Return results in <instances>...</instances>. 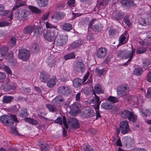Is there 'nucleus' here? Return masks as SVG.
<instances>
[{
	"instance_id": "49530a36",
	"label": "nucleus",
	"mask_w": 151,
	"mask_h": 151,
	"mask_svg": "<svg viewBox=\"0 0 151 151\" xmlns=\"http://www.w3.org/2000/svg\"><path fill=\"white\" fill-rule=\"evenodd\" d=\"M116 53L118 57L122 58H124V53H125V52H124V50L118 51H117Z\"/></svg>"
},
{
	"instance_id": "a878e982",
	"label": "nucleus",
	"mask_w": 151,
	"mask_h": 151,
	"mask_svg": "<svg viewBox=\"0 0 151 151\" xmlns=\"http://www.w3.org/2000/svg\"><path fill=\"white\" fill-rule=\"evenodd\" d=\"M14 99L13 96L5 95L3 96L2 100L3 103L4 104L10 103Z\"/></svg>"
},
{
	"instance_id": "a211bd4d",
	"label": "nucleus",
	"mask_w": 151,
	"mask_h": 151,
	"mask_svg": "<svg viewBox=\"0 0 151 151\" xmlns=\"http://www.w3.org/2000/svg\"><path fill=\"white\" fill-rule=\"evenodd\" d=\"M1 86L2 89L5 91L14 89L15 88V85L13 84L9 85L7 83H3L1 84Z\"/></svg>"
},
{
	"instance_id": "6e6d98bb",
	"label": "nucleus",
	"mask_w": 151,
	"mask_h": 151,
	"mask_svg": "<svg viewBox=\"0 0 151 151\" xmlns=\"http://www.w3.org/2000/svg\"><path fill=\"white\" fill-rule=\"evenodd\" d=\"M146 20L143 18H140L138 20L139 23L142 25H147V24Z\"/></svg>"
},
{
	"instance_id": "9d476101",
	"label": "nucleus",
	"mask_w": 151,
	"mask_h": 151,
	"mask_svg": "<svg viewBox=\"0 0 151 151\" xmlns=\"http://www.w3.org/2000/svg\"><path fill=\"white\" fill-rule=\"evenodd\" d=\"M120 127L121 132L123 134L127 133L129 130V126L127 121L124 120L121 122Z\"/></svg>"
},
{
	"instance_id": "774afa93",
	"label": "nucleus",
	"mask_w": 151,
	"mask_h": 151,
	"mask_svg": "<svg viewBox=\"0 0 151 151\" xmlns=\"http://www.w3.org/2000/svg\"><path fill=\"white\" fill-rule=\"evenodd\" d=\"M147 17L146 21L147 24L148 25L151 24V14L147 16Z\"/></svg>"
},
{
	"instance_id": "a18cd8bd",
	"label": "nucleus",
	"mask_w": 151,
	"mask_h": 151,
	"mask_svg": "<svg viewBox=\"0 0 151 151\" xmlns=\"http://www.w3.org/2000/svg\"><path fill=\"white\" fill-rule=\"evenodd\" d=\"M16 40L15 37L14 36L12 37L9 41V45L11 46H14L16 45Z\"/></svg>"
},
{
	"instance_id": "4468645a",
	"label": "nucleus",
	"mask_w": 151,
	"mask_h": 151,
	"mask_svg": "<svg viewBox=\"0 0 151 151\" xmlns=\"http://www.w3.org/2000/svg\"><path fill=\"white\" fill-rule=\"evenodd\" d=\"M68 123L71 124V127L73 129L79 127V124L78 121L74 117L69 118L68 119Z\"/></svg>"
},
{
	"instance_id": "c9c22d12",
	"label": "nucleus",
	"mask_w": 151,
	"mask_h": 151,
	"mask_svg": "<svg viewBox=\"0 0 151 151\" xmlns=\"http://www.w3.org/2000/svg\"><path fill=\"white\" fill-rule=\"evenodd\" d=\"M29 9L33 13L35 14H39L41 12V10L38 8L33 6H30Z\"/></svg>"
},
{
	"instance_id": "052dcab7",
	"label": "nucleus",
	"mask_w": 151,
	"mask_h": 151,
	"mask_svg": "<svg viewBox=\"0 0 151 151\" xmlns=\"http://www.w3.org/2000/svg\"><path fill=\"white\" fill-rule=\"evenodd\" d=\"M6 75L4 73L0 72V83L4 82V79Z\"/></svg>"
},
{
	"instance_id": "7c9ffc66",
	"label": "nucleus",
	"mask_w": 151,
	"mask_h": 151,
	"mask_svg": "<svg viewBox=\"0 0 151 151\" xmlns=\"http://www.w3.org/2000/svg\"><path fill=\"white\" fill-rule=\"evenodd\" d=\"M8 50V48L7 47H4L0 48V57L5 56Z\"/></svg>"
},
{
	"instance_id": "4c0bfd02",
	"label": "nucleus",
	"mask_w": 151,
	"mask_h": 151,
	"mask_svg": "<svg viewBox=\"0 0 151 151\" xmlns=\"http://www.w3.org/2000/svg\"><path fill=\"white\" fill-rule=\"evenodd\" d=\"M46 106L50 111L53 112H55L57 111V108L52 105L47 104H46Z\"/></svg>"
},
{
	"instance_id": "1a4fd4ad",
	"label": "nucleus",
	"mask_w": 151,
	"mask_h": 151,
	"mask_svg": "<svg viewBox=\"0 0 151 151\" xmlns=\"http://www.w3.org/2000/svg\"><path fill=\"white\" fill-rule=\"evenodd\" d=\"M93 94L94 96L92 99H91L90 101V104H96V106H94L95 109H98L99 107V106L101 103L100 98L96 94L94 91H93Z\"/></svg>"
},
{
	"instance_id": "79ce46f5",
	"label": "nucleus",
	"mask_w": 151,
	"mask_h": 151,
	"mask_svg": "<svg viewBox=\"0 0 151 151\" xmlns=\"http://www.w3.org/2000/svg\"><path fill=\"white\" fill-rule=\"evenodd\" d=\"M53 100H55L56 102L58 101L59 104L64 102L65 101L64 98L60 95L56 96Z\"/></svg>"
},
{
	"instance_id": "4d7b16f0",
	"label": "nucleus",
	"mask_w": 151,
	"mask_h": 151,
	"mask_svg": "<svg viewBox=\"0 0 151 151\" xmlns=\"http://www.w3.org/2000/svg\"><path fill=\"white\" fill-rule=\"evenodd\" d=\"M50 13L48 12L44 14L41 17V19L42 22H44L45 20L47 19Z\"/></svg>"
},
{
	"instance_id": "72a5a7b5",
	"label": "nucleus",
	"mask_w": 151,
	"mask_h": 151,
	"mask_svg": "<svg viewBox=\"0 0 151 151\" xmlns=\"http://www.w3.org/2000/svg\"><path fill=\"white\" fill-rule=\"evenodd\" d=\"M8 12V11L5 10L4 7L3 5L0 4V15L1 16H5Z\"/></svg>"
},
{
	"instance_id": "c85d7f7f",
	"label": "nucleus",
	"mask_w": 151,
	"mask_h": 151,
	"mask_svg": "<svg viewBox=\"0 0 151 151\" xmlns=\"http://www.w3.org/2000/svg\"><path fill=\"white\" fill-rule=\"evenodd\" d=\"M83 43V41L81 40H78L73 42L71 44V46L73 48H78Z\"/></svg>"
},
{
	"instance_id": "2eb2a0df",
	"label": "nucleus",
	"mask_w": 151,
	"mask_h": 151,
	"mask_svg": "<svg viewBox=\"0 0 151 151\" xmlns=\"http://www.w3.org/2000/svg\"><path fill=\"white\" fill-rule=\"evenodd\" d=\"M83 116L85 117H91L95 116V113L93 109L91 108H88L83 111Z\"/></svg>"
},
{
	"instance_id": "864d4df0",
	"label": "nucleus",
	"mask_w": 151,
	"mask_h": 151,
	"mask_svg": "<svg viewBox=\"0 0 151 151\" xmlns=\"http://www.w3.org/2000/svg\"><path fill=\"white\" fill-rule=\"evenodd\" d=\"M83 148L85 151H93V149L88 145H85L83 146Z\"/></svg>"
},
{
	"instance_id": "b1692460",
	"label": "nucleus",
	"mask_w": 151,
	"mask_h": 151,
	"mask_svg": "<svg viewBox=\"0 0 151 151\" xmlns=\"http://www.w3.org/2000/svg\"><path fill=\"white\" fill-rule=\"evenodd\" d=\"M127 34L126 32L124 33L120 37L119 39V44H124L126 43L128 40L127 38H126Z\"/></svg>"
},
{
	"instance_id": "58836bf2",
	"label": "nucleus",
	"mask_w": 151,
	"mask_h": 151,
	"mask_svg": "<svg viewBox=\"0 0 151 151\" xmlns=\"http://www.w3.org/2000/svg\"><path fill=\"white\" fill-rule=\"evenodd\" d=\"M41 29L39 27H36L34 30V35L37 37L40 36L42 34V31L40 30Z\"/></svg>"
},
{
	"instance_id": "de8ad7c7",
	"label": "nucleus",
	"mask_w": 151,
	"mask_h": 151,
	"mask_svg": "<svg viewBox=\"0 0 151 151\" xmlns=\"http://www.w3.org/2000/svg\"><path fill=\"white\" fill-rule=\"evenodd\" d=\"M124 15V13L122 12H119L116 15L115 19L117 20L123 18Z\"/></svg>"
},
{
	"instance_id": "a19ab883",
	"label": "nucleus",
	"mask_w": 151,
	"mask_h": 151,
	"mask_svg": "<svg viewBox=\"0 0 151 151\" xmlns=\"http://www.w3.org/2000/svg\"><path fill=\"white\" fill-rule=\"evenodd\" d=\"M143 70L141 68H135L134 71V74L136 76L139 75L143 72Z\"/></svg>"
},
{
	"instance_id": "9b49d317",
	"label": "nucleus",
	"mask_w": 151,
	"mask_h": 151,
	"mask_svg": "<svg viewBox=\"0 0 151 151\" xmlns=\"http://www.w3.org/2000/svg\"><path fill=\"white\" fill-rule=\"evenodd\" d=\"M107 49L103 47H101L99 48L97 51L96 56L99 58H104L107 55Z\"/></svg>"
},
{
	"instance_id": "bb28decb",
	"label": "nucleus",
	"mask_w": 151,
	"mask_h": 151,
	"mask_svg": "<svg viewBox=\"0 0 151 151\" xmlns=\"http://www.w3.org/2000/svg\"><path fill=\"white\" fill-rule=\"evenodd\" d=\"M81 106L80 105L77 103H73L71 106V108L72 111L75 112H78L80 111V108Z\"/></svg>"
},
{
	"instance_id": "8fccbe9b",
	"label": "nucleus",
	"mask_w": 151,
	"mask_h": 151,
	"mask_svg": "<svg viewBox=\"0 0 151 151\" xmlns=\"http://www.w3.org/2000/svg\"><path fill=\"white\" fill-rule=\"evenodd\" d=\"M126 144L127 146H131L133 144V141L132 139L129 138L126 139Z\"/></svg>"
},
{
	"instance_id": "c756f323",
	"label": "nucleus",
	"mask_w": 151,
	"mask_h": 151,
	"mask_svg": "<svg viewBox=\"0 0 151 151\" xmlns=\"http://www.w3.org/2000/svg\"><path fill=\"white\" fill-rule=\"evenodd\" d=\"M39 146L42 149V151H49L50 148L48 145L47 144H43L41 142H39Z\"/></svg>"
},
{
	"instance_id": "bf43d9fd",
	"label": "nucleus",
	"mask_w": 151,
	"mask_h": 151,
	"mask_svg": "<svg viewBox=\"0 0 151 151\" xmlns=\"http://www.w3.org/2000/svg\"><path fill=\"white\" fill-rule=\"evenodd\" d=\"M4 68L5 71L9 74L12 75V74L10 69L6 65H4L3 66Z\"/></svg>"
},
{
	"instance_id": "37998d69",
	"label": "nucleus",
	"mask_w": 151,
	"mask_h": 151,
	"mask_svg": "<svg viewBox=\"0 0 151 151\" xmlns=\"http://www.w3.org/2000/svg\"><path fill=\"white\" fill-rule=\"evenodd\" d=\"M31 50L34 53H37L40 51V48L39 46L37 44L32 45L31 47Z\"/></svg>"
},
{
	"instance_id": "5701e85b",
	"label": "nucleus",
	"mask_w": 151,
	"mask_h": 151,
	"mask_svg": "<svg viewBox=\"0 0 151 151\" xmlns=\"http://www.w3.org/2000/svg\"><path fill=\"white\" fill-rule=\"evenodd\" d=\"M95 72L98 76L101 77L102 76L105 75L106 72V69L103 68L100 69L98 68H96L95 70Z\"/></svg>"
},
{
	"instance_id": "7ed1b4c3",
	"label": "nucleus",
	"mask_w": 151,
	"mask_h": 151,
	"mask_svg": "<svg viewBox=\"0 0 151 151\" xmlns=\"http://www.w3.org/2000/svg\"><path fill=\"white\" fill-rule=\"evenodd\" d=\"M30 14L29 11L25 9H20L17 11L15 15V17L18 19L25 20L27 19L28 16Z\"/></svg>"
},
{
	"instance_id": "3c124183",
	"label": "nucleus",
	"mask_w": 151,
	"mask_h": 151,
	"mask_svg": "<svg viewBox=\"0 0 151 151\" xmlns=\"http://www.w3.org/2000/svg\"><path fill=\"white\" fill-rule=\"evenodd\" d=\"M46 26L47 28H50V29H57L56 27L49 22H47L46 23Z\"/></svg>"
},
{
	"instance_id": "ea45409f",
	"label": "nucleus",
	"mask_w": 151,
	"mask_h": 151,
	"mask_svg": "<svg viewBox=\"0 0 151 151\" xmlns=\"http://www.w3.org/2000/svg\"><path fill=\"white\" fill-rule=\"evenodd\" d=\"M72 29L71 24L70 23H65L63 26V29L66 31H70Z\"/></svg>"
},
{
	"instance_id": "13d9d810",
	"label": "nucleus",
	"mask_w": 151,
	"mask_h": 151,
	"mask_svg": "<svg viewBox=\"0 0 151 151\" xmlns=\"http://www.w3.org/2000/svg\"><path fill=\"white\" fill-rule=\"evenodd\" d=\"M123 98L126 100L130 101L132 97L130 95L127 93L125 94L122 96Z\"/></svg>"
},
{
	"instance_id": "6ab92c4d",
	"label": "nucleus",
	"mask_w": 151,
	"mask_h": 151,
	"mask_svg": "<svg viewBox=\"0 0 151 151\" xmlns=\"http://www.w3.org/2000/svg\"><path fill=\"white\" fill-rule=\"evenodd\" d=\"M56 60L55 58L52 55H50L47 61L49 66L50 67H54L56 64Z\"/></svg>"
},
{
	"instance_id": "412c9836",
	"label": "nucleus",
	"mask_w": 151,
	"mask_h": 151,
	"mask_svg": "<svg viewBox=\"0 0 151 151\" xmlns=\"http://www.w3.org/2000/svg\"><path fill=\"white\" fill-rule=\"evenodd\" d=\"M94 91L95 93L97 94H100L104 93V90L102 87L99 83L96 84L94 87V90H93V92Z\"/></svg>"
},
{
	"instance_id": "09e8293b",
	"label": "nucleus",
	"mask_w": 151,
	"mask_h": 151,
	"mask_svg": "<svg viewBox=\"0 0 151 151\" xmlns=\"http://www.w3.org/2000/svg\"><path fill=\"white\" fill-rule=\"evenodd\" d=\"M27 110L26 109H22L20 116L22 117H24L27 116Z\"/></svg>"
},
{
	"instance_id": "dca6fc26",
	"label": "nucleus",
	"mask_w": 151,
	"mask_h": 151,
	"mask_svg": "<svg viewBox=\"0 0 151 151\" xmlns=\"http://www.w3.org/2000/svg\"><path fill=\"white\" fill-rule=\"evenodd\" d=\"M50 78V75L45 72L43 70L40 72V79L41 82L46 83Z\"/></svg>"
},
{
	"instance_id": "e2e57ef3",
	"label": "nucleus",
	"mask_w": 151,
	"mask_h": 151,
	"mask_svg": "<svg viewBox=\"0 0 151 151\" xmlns=\"http://www.w3.org/2000/svg\"><path fill=\"white\" fill-rule=\"evenodd\" d=\"M92 29L95 32H98L100 31L101 28L99 27L98 25L95 24L93 27Z\"/></svg>"
},
{
	"instance_id": "393cba45",
	"label": "nucleus",
	"mask_w": 151,
	"mask_h": 151,
	"mask_svg": "<svg viewBox=\"0 0 151 151\" xmlns=\"http://www.w3.org/2000/svg\"><path fill=\"white\" fill-rule=\"evenodd\" d=\"M101 106L103 108L106 109H111L112 108V105L110 103V101H106L104 103L101 104Z\"/></svg>"
},
{
	"instance_id": "aec40b11",
	"label": "nucleus",
	"mask_w": 151,
	"mask_h": 151,
	"mask_svg": "<svg viewBox=\"0 0 151 151\" xmlns=\"http://www.w3.org/2000/svg\"><path fill=\"white\" fill-rule=\"evenodd\" d=\"M82 83V79L79 78H76L73 81V85L75 88L80 87Z\"/></svg>"
},
{
	"instance_id": "39448f33",
	"label": "nucleus",
	"mask_w": 151,
	"mask_h": 151,
	"mask_svg": "<svg viewBox=\"0 0 151 151\" xmlns=\"http://www.w3.org/2000/svg\"><path fill=\"white\" fill-rule=\"evenodd\" d=\"M68 41L67 36L57 35L55 38L54 42L57 46H62L65 45Z\"/></svg>"
},
{
	"instance_id": "4be33fe9",
	"label": "nucleus",
	"mask_w": 151,
	"mask_h": 151,
	"mask_svg": "<svg viewBox=\"0 0 151 151\" xmlns=\"http://www.w3.org/2000/svg\"><path fill=\"white\" fill-rule=\"evenodd\" d=\"M33 25H28L25 27L23 30V32L25 34H30L34 29Z\"/></svg>"
},
{
	"instance_id": "20e7f679",
	"label": "nucleus",
	"mask_w": 151,
	"mask_h": 151,
	"mask_svg": "<svg viewBox=\"0 0 151 151\" xmlns=\"http://www.w3.org/2000/svg\"><path fill=\"white\" fill-rule=\"evenodd\" d=\"M58 31L57 29H48L46 32L43 34L45 39L48 41L52 42L55 35L58 34Z\"/></svg>"
},
{
	"instance_id": "f704fd0d",
	"label": "nucleus",
	"mask_w": 151,
	"mask_h": 151,
	"mask_svg": "<svg viewBox=\"0 0 151 151\" xmlns=\"http://www.w3.org/2000/svg\"><path fill=\"white\" fill-rule=\"evenodd\" d=\"M65 16V14L62 13H58L55 16V22H56L63 18Z\"/></svg>"
},
{
	"instance_id": "f8f14e48",
	"label": "nucleus",
	"mask_w": 151,
	"mask_h": 151,
	"mask_svg": "<svg viewBox=\"0 0 151 151\" xmlns=\"http://www.w3.org/2000/svg\"><path fill=\"white\" fill-rule=\"evenodd\" d=\"M120 3L123 7L128 9L136 5L133 0H121Z\"/></svg>"
},
{
	"instance_id": "0e129e2a",
	"label": "nucleus",
	"mask_w": 151,
	"mask_h": 151,
	"mask_svg": "<svg viewBox=\"0 0 151 151\" xmlns=\"http://www.w3.org/2000/svg\"><path fill=\"white\" fill-rule=\"evenodd\" d=\"M55 123L60 124V125L63 124L61 118L60 117H58L56 120L54 121Z\"/></svg>"
},
{
	"instance_id": "69168bd1",
	"label": "nucleus",
	"mask_w": 151,
	"mask_h": 151,
	"mask_svg": "<svg viewBox=\"0 0 151 151\" xmlns=\"http://www.w3.org/2000/svg\"><path fill=\"white\" fill-rule=\"evenodd\" d=\"M75 3V0H68L67 2L68 5L71 7L74 6Z\"/></svg>"
},
{
	"instance_id": "e433bc0d",
	"label": "nucleus",
	"mask_w": 151,
	"mask_h": 151,
	"mask_svg": "<svg viewBox=\"0 0 151 151\" xmlns=\"http://www.w3.org/2000/svg\"><path fill=\"white\" fill-rule=\"evenodd\" d=\"M26 122H28L32 125H37L38 124V122L37 121L33 119L27 118L25 119Z\"/></svg>"
},
{
	"instance_id": "338daca9",
	"label": "nucleus",
	"mask_w": 151,
	"mask_h": 151,
	"mask_svg": "<svg viewBox=\"0 0 151 151\" xmlns=\"http://www.w3.org/2000/svg\"><path fill=\"white\" fill-rule=\"evenodd\" d=\"M146 96L147 98L151 99V88H149L148 89Z\"/></svg>"
},
{
	"instance_id": "680f3d73",
	"label": "nucleus",
	"mask_w": 151,
	"mask_h": 151,
	"mask_svg": "<svg viewBox=\"0 0 151 151\" xmlns=\"http://www.w3.org/2000/svg\"><path fill=\"white\" fill-rule=\"evenodd\" d=\"M146 52V50L143 48H139L136 50V52L137 54H142Z\"/></svg>"
},
{
	"instance_id": "cd10ccee",
	"label": "nucleus",
	"mask_w": 151,
	"mask_h": 151,
	"mask_svg": "<svg viewBox=\"0 0 151 151\" xmlns=\"http://www.w3.org/2000/svg\"><path fill=\"white\" fill-rule=\"evenodd\" d=\"M56 79L55 78H52L47 82V86L50 88L53 87L56 84Z\"/></svg>"
},
{
	"instance_id": "5fc2aeb1",
	"label": "nucleus",
	"mask_w": 151,
	"mask_h": 151,
	"mask_svg": "<svg viewBox=\"0 0 151 151\" xmlns=\"http://www.w3.org/2000/svg\"><path fill=\"white\" fill-rule=\"evenodd\" d=\"M10 132L14 134L15 135H18L19 133L17 130L16 127H11L10 128Z\"/></svg>"
},
{
	"instance_id": "6e6552de",
	"label": "nucleus",
	"mask_w": 151,
	"mask_h": 151,
	"mask_svg": "<svg viewBox=\"0 0 151 151\" xmlns=\"http://www.w3.org/2000/svg\"><path fill=\"white\" fill-rule=\"evenodd\" d=\"M128 87L126 85L119 86L117 88V94L119 96H122L128 91Z\"/></svg>"
},
{
	"instance_id": "c03bdc74",
	"label": "nucleus",
	"mask_w": 151,
	"mask_h": 151,
	"mask_svg": "<svg viewBox=\"0 0 151 151\" xmlns=\"http://www.w3.org/2000/svg\"><path fill=\"white\" fill-rule=\"evenodd\" d=\"M107 100L113 103H116L119 101V99L117 98L111 96H109L107 98Z\"/></svg>"
},
{
	"instance_id": "2f4dec72",
	"label": "nucleus",
	"mask_w": 151,
	"mask_h": 151,
	"mask_svg": "<svg viewBox=\"0 0 151 151\" xmlns=\"http://www.w3.org/2000/svg\"><path fill=\"white\" fill-rule=\"evenodd\" d=\"M37 3L40 7H44L47 5L48 1L47 0H37Z\"/></svg>"
},
{
	"instance_id": "f3484780",
	"label": "nucleus",
	"mask_w": 151,
	"mask_h": 151,
	"mask_svg": "<svg viewBox=\"0 0 151 151\" xmlns=\"http://www.w3.org/2000/svg\"><path fill=\"white\" fill-rule=\"evenodd\" d=\"M76 68L79 72L83 73L85 70V65L82 61H78L77 62Z\"/></svg>"
},
{
	"instance_id": "f257e3e1",
	"label": "nucleus",
	"mask_w": 151,
	"mask_h": 151,
	"mask_svg": "<svg viewBox=\"0 0 151 151\" xmlns=\"http://www.w3.org/2000/svg\"><path fill=\"white\" fill-rule=\"evenodd\" d=\"M0 120L2 123L5 125L10 126L13 124L14 122H17L18 120L14 115H12L9 116L7 115L2 116Z\"/></svg>"
},
{
	"instance_id": "423d86ee",
	"label": "nucleus",
	"mask_w": 151,
	"mask_h": 151,
	"mask_svg": "<svg viewBox=\"0 0 151 151\" xmlns=\"http://www.w3.org/2000/svg\"><path fill=\"white\" fill-rule=\"evenodd\" d=\"M30 53L29 51L25 49L19 50L18 53V57L24 61H27L29 58Z\"/></svg>"
},
{
	"instance_id": "f03ea898",
	"label": "nucleus",
	"mask_w": 151,
	"mask_h": 151,
	"mask_svg": "<svg viewBox=\"0 0 151 151\" xmlns=\"http://www.w3.org/2000/svg\"><path fill=\"white\" fill-rule=\"evenodd\" d=\"M121 117L124 119H127L133 122H135L137 120V116L134 115L132 111L127 109H125L122 111L120 114Z\"/></svg>"
},
{
	"instance_id": "0eeeda50",
	"label": "nucleus",
	"mask_w": 151,
	"mask_h": 151,
	"mask_svg": "<svg viewBox=\"0 0 151 151\" xmlns=\"http://www.w3.org/2000/svg\"><path fill=\"white\" fill-rule=\"evenodd\" d=\"M57 91L60 94L63 96H69L71 95L72 92L71 89L66 86L60 87Z\"/></svg>"
},
{
	"instance_id": "473e14b6",
	"label": "nucleus",
	"mask_w": 151,
	"mask_h": 151,
	"mask_svg": "<svg viewBox=\"0 0 151 151\" xmlns=\"http://www.w3.org/2000/svg\"><path fill=\"white\" fill-rule=\"evenodd\" d=\"M75 58V54L73 52L68 53L64 57V58L65 60L74 59Z\"/></svg>"
},
{
	"instance_id": "ddd939ff",
	"label": "nucleus",
	"mask_w": 151,
	"mask_h": 151,
	"mask_svg": "<svg viewBox=\"0 0 151 151\" xmlns=\"http://www.w3.org/2000/svg\"><path fill=\"white\" fill-rule=\"evenodd\" d=\"M132 50L130 51H129L127 50H125L124 52L125 53H124V58H129V59L127 62L123 64L124 65H128V63L131 60V59L133 57V55L134 53L135 50L133 48V47H132Z\"/></svg>"
},
{
	"instance_id": "603ef678",
	"label": "nucleus",
	"mask_w": 151,
	"mask_h": 151,
	"mask_svg": "<svg viewBox=\"0 0 151 151\" xmlns=\"http://www.w3.org/2000/svg\"><path fill=\"white\" fill-rule=\"evenodd\" d=\"M89 75V72L88 71L86 73L84 76L83 80H82V83L84 84H86L87 83H89V82L88 83V81H87L85 83V81L87 80L88 78V76Z\"/></svg>"
}]
</instances>
